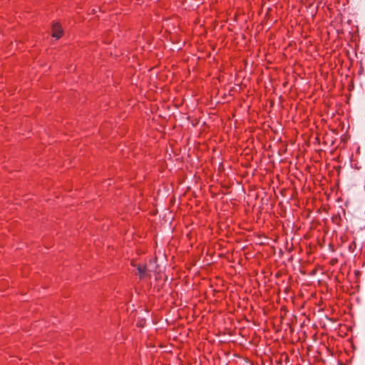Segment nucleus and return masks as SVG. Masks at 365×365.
Masks as SVG:
<instances>
[{
    "label": "nucleus",
    "mask_w": 365,
    "mask_h": 365,
    "mask_svg": "<svg viewBox=\"0 0 365 365\" xmlns=\"http://www.w3.org/2000/svg\"><path fill=\"white\" fill-rule=\"evenodd\" d=\"M63 33L61 25L58 23H55L52 25V36L58 39L61 38Z\"/></svg>",
    "instance_id": "obj_1"
},
{
    "label": "nucleus",
    "mask_w": 365,
    "mask_h": 365,
    "mask_svg": "<svg viewBox=\"0 0 365 365\" xmlns=\"http://www.w3.org/2000/svg\"><path fill=\"white\" fill-rule=\"evenodd\" d=\"M136 267H137V269L138 271V274H139L140 278H143L145 275H147V271L153 270V268L148 269L147 266H145V265H143V266L137 265Z\"/></svg>",
    "instance_id": "obj_2"
},
{
    "label": "nucleus",
    "mask_w": 365,
    "mask_h": 365,
    "mask_svg": "<svg viewBox=\"0 0 365 365\" xmlns=\"http://www.w3.org/2000/svg\"><path fill=\"white\" fill-rule=\"evenodd\" d=\"M149 266H150V267H151V266H152V262H150Z\"/></svg>",
    "instance_id": "obj_3"
}]
</instances>
